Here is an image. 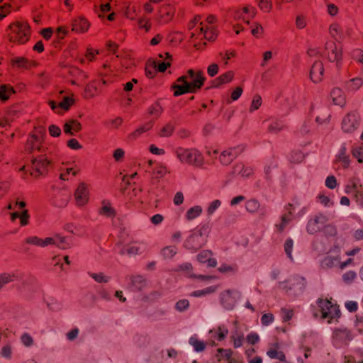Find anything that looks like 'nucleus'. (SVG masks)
Segmentation results:
<instances>
[{
    "mask_svg": "<svg viewBox=\"0 0 363 363\" xmlns=\"http://www.w3.org/2000/svg\"><path fill=\"white\" fill-rule=\"evenodd\" d=\"M350 165V159L348 155L346 154V147H342L337 157L334 162V166L336 169L340 168L347 169Z\"/></svg>",
    "mask_w": 363,
    "mask_h": 363,
    "instance_id": "14",
    "label": "nucleus"
},
{
    "mask_svg": "<svg viewBox=\"0 0 363 363\" xmlns=\"http://www.w3.org/2000/svg\"><path fill=\"white\" fill-rule=\"evenodd\" d=\"M18 279V276L16 273L4 272L0 274V290H1L6 284L14 281Z\"/></svg>",
    "mask_w": 363,
    "mask_h": 363,
    "instance_id": "29",
    "label": "nucleus"
},
{
    "mask_svg": "<svg viewBox=\"0 0 363 363\" xmlns=\"http://www.w3.org/2000/svg\"><path fill=\"white\" fill-rule=\"evenodd\" d=\"M74 103L75 100L73 96H64L62 101L58 103V108L65 111H67Z\"/></svg>",
    "mask_w": 363,
    "mask_h": 363,
    "instance_id": "32",
    "label": "nucleus"
},
{
    "mask_svg": "<svg viewBox=\"0 0 363 363\" xmlns=\"http://www.w3.org/2000/svg\"><path fill=\"white\" fill-rule=\"evenodd\" d=\"M78 172V169H75L72 167L67 168L65 172L60 173V178L64 181L69 180V174H72L73 177H74L77 174Z\"/></svg>",
    "mask_w": 363,
    "mask_h": 363,
    "instance_id": "47",
    "label": "nucleus"
},
{
    "mask_svg": "<svg viewBox=\"0 0 363 363\" xmlns=\"http://www.w3.org/2000/svg\"><path fill=\"white\" fill-rule=\"evenodd\" d=\"M152 125H153L152 122H149V123L145 124L144 125H143V126L138 128V129H136L131 134V136L133 137V138H137L139 135H140L142 133L149 130L152 127Z\"/></svg>",
    "mask_w": 363,
    "mask_h": 363,
    "instance_id": "45",
    "label": "nucleus"
},
{
    "mask_svg": "<svg viewBox=\"0 0 363 363\" xmlns=\"http://www.w3.org/2000/svg\"><path fill=\"white\" fill-rule=\"evenodd\" d=\"M188 77L192 79L190 82L189 86L193 93L197 92L203 86L206 77L203 76V72L199 70L195 72L193 69H190L187 71Z\"/></svg>",
    "mask_w": 363,
    "mask_h": 363,
    "instance_id": "8",
    "label": "nucleus"
},
{
    "mask_svg": "<svg viewBox=\"0 0 363 363\" xmlns=\"http://www.w3.org/2000/svg\"><path fill=\"white\" fill-rule=\"evenodd\" d=\"M161 253L164 259H171L177 254V247L175 246H167L164 247Z\"/></svg>",
    "mask_w": 363,
    "mask_h": 363,
    "instance_id": "42",
    "label": "nucleus"
},
{
    "mask_svg": "<svg viewBox=\"0 0 363 363\" xmlns=\"http://www.w3.org/2000/svg\"><path fill=\"white\" fill-rule=\"evenodd\" d=\"M317 306L318 311H313V315L315 318L320 317L322 319H327L328 323H330L333 320H337L340 317L341 313L339 306L327 298H318Z\"/></svg>",
    "mask_w": 363,
    "mask_h": 363,
    "instance_id": "2",
    "label": "nucleus"
},
{
    "mask_svg": "<svg viewBox=\"0 0 363 363\" xmlns=\"http://www.w3.org/2000/svg\"><path fill=\"white\" fill-rule=\"evenodd\" d=\"M303 155L301 152H293L291 154L290 160L293 163H299L303 160Z\"/></svg>",
    "mask_w": 363,
    "mask_h": 363,
    "instance_id": "60",
    "label": "nucleus"
},
{
    "mask_svg": "<svg viewBox=\"0 0 363 363\" xmlns=\"http://www.w3.org/2000/svg\"><path fill=\"white\" fill-rule=\"evenodd\" d=\"M67 73L72 77L70 79L72 84H76L78 81L84 80L86 78L85 73L75 66L67 67Z\"/></svg>",
    "mask_w": 363,
    "mask_h": 363,
    "instance_id": "18",
    "label": "nucleus"
},
{
    "mask_svg": "<svg viewBox=\"0 0 363 363\" xmlns=\"http://www.w3.org/2000/svg\"><path fill=\"white\" fill-rule=\"evenodd\" d=\"M177 157L184 164L200 167L203 164L202 155L196 149L178 147L174 151Z\"/></svg>",
    "mask_w": 363,
    "mask_h": 363,
    "instance_id": "5",
    "label": "nucleus"
},
{
    "mask_svg": "<svg viewBox=\"0 0 363 363\" xmlns=\"http://www.w3.org/2000/svg\"><path fill=\"white\" fill-rule=\"evenodd\" d=\"M327 56L330 62H341L342 58V52L340 48H338L333 42H328L325 45Z\"/></svg>",
    "mask_w": 363,
    "mask_h": 363,
    "instance_id": "11",
    "label": "nucleus"
},
{
    "mask_svg": "<svg viewBox=\"0 0 363 363\" xmlns=\"http://www.w3.org/2000/svg\"><path fill=\"white\" fill-rule=\"evenodd\" d=\"M6 31L9 41L18 45L26 43L31 35V28L26 21L11 23Z\"/></svg>",
    "mask_w": 363,
    "mask_h": 363,
    "instance_id": "1",
    "label": "nucleus"
},
{
    "mask_svg": "<svg viewBox=\"0 0 363 363\" xmlns=\"http://www.w3.org/2000/svg\"><path fill=\"white\" fill-rule=\"evenodd\" d=\"M123 123V119L120 116H116L112 119H109L105 122V125L110 129L118 128Z\"/></svg>",
    "mask_w": 363,
    "mask_h": 363,
    "instance_id": "41",
    "label": "nucleus"
},
{
    "mask_svg": "<svg viewBox=\"0 0 363 363\" xmlns=\"http://www.w3.org/2000/svg\"><path fill=\"white\" fill-rule=\"evenodd\" d=\"M325 221V218L324 216H315L313 219H311L308 222L307 231L311 234L317 233L320 228V224L323 223Z\"/></svg>",
    "mask_w": 363,
    "mask_h": 363,
    "instance_id": "19",
    "label": "nucleus"
},
{
    "mask_svg": "<svg viewBox=\"0 0 363 363\" xmlns=\"http://www.w3.org/2000/svg\"><path fill=\"white\" fill-rule=\"evenodd\" d=\"M282 314V319L284 322H288L293 318L294 315V310L287 309V308H281V310Z\"/></svg>",
    "mask_w": 363,
    "mask_h": 363,
    "instance_id": "52",
    "label": "nucleus"
},
{
    "mask_svg": "<svg viewBox=\"0 0 363 363\" xmlns=\"http://www.w3.org/2000/svg\"><path fill=\"white\" fill-rule=\"evenodd\" d=\"M82 129L81 123L75 120H71L64 125V131L65 133L73 135L78 133Z\"/></svg>",
    "mask_w": 363,
    "mask_h": 363,
    "instance_id": "27",
    "label": "nucleus"
},
{
    "mask_svg": "<svg viewBox=\"0 0 363 363\" xmlns=\"http://www.w3.org/2000/svg\"><path fill=\"white\" fill-rule=\"evenodd\" d=\"M72 30L78 33H84L86 32L89 27L90 23L84 17H79L72 21Z\"/></svg>",
    "mask_w": 363,
    "mask_h": 363,
    "instance_id": "16",
    "label": "nucleus"
},
{
    "mask_svg": "<svg viewBox=\"0 0 363 363\" xmlns=\"http://www.w3.org/2000/svg\"><path fill=\"white\" fill-rule=\"evenodd\" d=\"M258 7L264 12L269 13L272 10L273 4L272 0H256Z\"/></svg>",
    "mask_w": 363,
    "mask_h": 363,
    "instance_id": "37",
    "label": "nucleus"
},
{
    "mask_svg": "<svg viewBox=\"0 0 363 363\" xmlns=\"http://www.w3.org/2000/svg\"><path fill=\"white\" fill-rule=\"evenodd\" d=\"M255 9H252V11L250 12V8L248 6H244L241 9V13H245V14H248L249 16L247 17V18H243V21L247 23V24H249L250 23V20L251 18H253L255 16V13L254 11ZM240 13V11H236V16H238V13Z\"/></svg>",
    "mask_w": 363,
    "mask_h": 363,
    "instance_id": "44",
    "label": "nucleus"
},
{
    "mask_svg": "<svg viewBox=\"0 0 363 363\" xmlns=\"http://www.w3.org/2000/svg\"><path fill=\"white\" fill-rule=\"evenodd\" d=\"M262 104V98L259 95H255L252 99L250 111H254L259 108Z\"/></svg>",
    "mask_w": 363,
    "mask_h": 363,
    "instance_id": "55",
    "label": "nucleus"
},
{
    "mask_svg": "<svg viewBox=\"0 0 363 363\" xmlns=\"http://www.w3.org/2000/svg\"><path fill=\"white\" fill-rule=\"evenodd\" d=\"M210 333H215L216 335L213 336L216 337L218 340L221 341L228 334V330L224 326H219L216 330H211Z\"/></svg>",
    "mask_w": 363,
    "mask_h": 363,
    "instance_id": "39",
    "label": "nucleus"
},
{
    "mask_svg": "<svg viewBox=\"0 0 363 363\" xmlns=\"http://www.w3.org/2000/svg\"><path fill=\"white\" fill-rule=\"evenodd\" d=\"M11 64L13 67L16 66L18 68H28V60L24 57H17L11 60Z\"/></svg>",
    "mask_w": 363,
    "mask_h": 363,
    "instance_id": "35",
    "label": "nucleus"
},
{
    "mask_svg": "<svg viewBox=\"0 0 363 363\" xmlns=\"http://www.w3.org/2000/svg\"><path fill=\"white\" fill-rule=\"evenodd\" d=\"M209 233L208 226H202L199 230L194 232L186 240V248L196 251L201 248L207 241Z\"/></svg>",
    "mask_w": 363,
    "mask_h": 363,
    "instance_id": "6",
    "label": "nucleus"
},
{
    "mask_svg": "<svg viewBox=\"0 0 363 363\" xmlns=\"http://www.w3.org/2000/svg\"><path fill=\"white\" fill-rule=\"evenodd\" d=\"M267 354L270 359H275L278 361L286 357L285 353L280 349L278 343L272 345L268 349Z\"/></svg>",
    "mask_w": 363,
    "mask_h": 363,
    "instance_id": "22",
    "label": "nucleus"
},
{
    "mask_svg": "<svg viewBox=\"0 0 363 363\" xmlns=\"http://www.w3.org/2000/svg\"><path fill=\"white\" fill-rule=\"evenodd\" d=\"M99 214L108 218H113L116 216V211L108 201H103L101 207L99 211Z\"/></svg>",
    "mask_w": 363,
    "mask_h": 363,
    "instance_id": "28",
    "label": "nucleus"
},
{
    "mask_svg": "<svg viewBox=\"0 0 363 363\" xmlns=\"http://www.w3.org/2000/svg\"><path fill=\"white\" fill-rule=\"evenodd\" d=\"M356 273L353 271H349L345 273L342 276L344 281L347 284H350L354 281L356 278Z\"/></svg>",
    "mask_w": 363,
    "mask_h": 363,
    "instance_id": "63",
    "label": "nucleus"
},
{
    "mask_svg": "<svg viewBox=\"0 0 363 363\" xmlns=\"http://www.w3.org/2000/svg\"><path fill=\"white\" fill-rule=\"evenodd\" d=\"M244 150V147L238 145L234 147H230L223 151L220 156L219 160L224 165L230 164Z\"/></svg>",
    "mask_w": 363,
    "mask_h": 363,
    "instance_id": "7",
    "label": "nucleus"
},
{
    "mask_svg": "<svg viewBox=\"0 0 363 363\" xmlns=\"http://www.w3.org/2000/svg\"><path fill=\"white\" fill-rule=\"evenodd\" d=\"M175 9L170 4L160 6L158 11V21L161 23H167L172 21L174 16Z\"/></svg>",
    "mask_w": 363,
    "mask_h": 363,
    "instance_id": "12",
    "label": "nucleus"
},
{
    "mask_svg": "<svg viewBox=\"0 0 363 363\" xmlns=\"http://www.w3.org/2000/svg\"><path fill=\"white\" fill-rule=\"evenodd\" d=\"M359 125V121L356 115H346L342 122V128L346 133H351L356 130Z\"/></svg>",
    "mask_w": 363,
    "mask_h": 363,
    "instance_id": "15",
    "label": "nucleus"
},
{
    "mask_svg": "<svg viewBox=\"0 0 363 363\" xmlns=\"http://www.w3.org/2000/svg\"><path fill=\"white\" fill-rule=\"evenodd\" d=\"M238 269L236 264H221L218 270L221 273H235Z\"/></svg>",
    "mask_w": 363,
    "mask_h": 363,
    "instance_id": "46",
    "label": "nucleus"
},
{
    "mask_svg": "<svg viewBox=\"0 0 363 363\" xmlns=\"http://www.w3.org/2000/svg\"><path fill=\"white\" fill-rule=\"evenodd\" d=\"M352 153L354 157L357 159L358 162H363V148L361 147L352 148Z\"/></svg>",
    "mask_w": 363,
    "mask_h": 363,
    "instance_id": "53",
    "label": "nucleus"
},
{
    "mask_svg": "<svg viewBox=\"0 0 363 363\" xmlns=\"http://www.w3.org/2000/svg\"><path fill=\"white\" fill-rule=\"evenodd\" d=\"M294 247L293 240L291 238H288L284 243V251L287 255V257L292 259V250Z\"/></svg>",
    "mask_w": 363,
    "mask_h": 363,
    "instance_id": "49",
    "label": "nucleus"
},
{
    "mask_svg": "<svg viewBox=\"0 0 363 363\" xmlns=\"http://www.w3.org/2000/svg\"><path fill=\"white\" fill-rule=\"evenodd\" d=\"M233 77L234 72L233 71H228L215 79L212 82V86L218 87L223 84L228 83L233 80Z\"/></svg>",
    "mask_w": 363,
    "mask_h": 363,
    "instance_id": "26",
    "label": "nucleus"
},
{
    "mask_svg": "<svg viewBox=\"0 0 363 363\" xmlns=\"http://www.w3.org/2000/svg\"><path fill=\"white\" fill-rule=\"evenodd\" d=\"M324 73V67L323 63L320 61H315L311 69L310 72V77L311 79L315 82L318 83L323 79Z\"/></svg>",
    "mask_w": 363,
    "mask_h": 363,
    "instance_id": "13",
    "label": "nucleus"
},
{
    "mask_svg": "<svg viewBox=\"0 0 363 363\" xmlns=\"http://www.w3.org/2000/svg\"><path fill=\"white\" fill-rule=\"evenodd\" d=\"M189 344L193 346L196 352H203L206 346V344L203 341L199 340L196 336L190 337Z\"/></svg>",
    "mask_w": 363,
    "mask_h": 363,
    "instance_id": "33",
    "label": "nucleus"
},
{
    "mask_svg": "<svg viewBox=\"0 0 363 363\" xmlns=\"http://www.w3.org/2000/svg\"><path fill=\"white\" fill-rule=\"evenodd\" d=\"M125 152L122 148H117L113 151V157L116 162H121L123 160Z\"/></svg>",
    "mask_w": 363,
    "mask_h": 363,
    "instance_id": "62",
    "label": "nucleus"
},
{
    "mask_svg": "<svg viewBox=\"0 0 363 363\" xmlns=\"http://www.w3.org/2000/svg\"><path fill=\"white\" fill-rule=\"evenodd\" d=\"M13 122L14 118L13 115H1L0 116V126L2 128L10 127Z\"/></svg>",
    "mask_w": 363,
    "mask_h": 363,
    "instance_id": "43",
    "label": "nucleus"
},
{
    "mask_svg": "<svg viewBox=\"0 0 363 363\" xmlns=\"http://www.w3.org/2000/svg\"><path fill=\"white\" fill-rule=\"evenodd\" d=\"M172 90L174 91V96H178L187 93H193L189 84H183L174 82L171 86Z\"/></svg>",
    "mask_w": 363,
    "mask_h": 363,
    "instance_id": "25",
    "label": "nucleus"
},
{
    "mask_svg": "<svg viewBox=\"0 0 363 363\" xmlns=\"http://www.w3.org/2000/svg\"><path fill=\"white\" fill-rule=\"evenodd\" d=\"M260 208V203L257 199H250L245 203V208L250 213L258 212Z\"/></svg>",
    "mask_w": 363,
    "mask_h": 363,
    "instance_id": "34",
    "label": "nucleus"
},
{
    "mask_svg": "<svg viewBox=\"0 0 363 363\" xmlns=\"http://www.w3.org/2000/svg\"><path fill=\"white\" fill-rule=\"evenodd\" d=\"M29 218L28 211L26 209L23 210L21 212L16 211L10 213L11 220L14 222L17 218H19L20 225L21 226H25L28 224Z\"/></svg>",
    "mask_w": 363,
    "mask_h": 363,
    "instance_id": "21",
    "label": "nucleus"
},
{
    "mask_svg": "<svg viewBox=\"0 0 363 363\" xmlns=\"http://www.w3.org/2000/svg\"><path fill=\"white\" fill-rule=\"evenodd\" d=\"M44 133L45 129L43 127L35 128L34 131L28 135L26 143L25 149L27 152L30 153L35 151L40 153L50 152L48 148L43 145Z\"/></svg>",
    "mask_w": 363,
    "mask_h": 363,
    "instance_id": "4",
    "label": "nucleus"
},
{
    "mask_svg": "<svg viewBox=\"0 0 363 363\" xmlns=\"http://www.w3.org/2000/svg\"><path fill=\"white\" fill-rule=\"evenodd\" d=\"M221 302L226 308L230 309L233 308L234 300L230 290L225 291L221 294Z\"/></svg>",
    "mask_w": 363,
    "mask_h": 363,
    "instance_id": "31",
    "label": "nucleus"
},
{
    "mask_svg": "<svg viewBox=\"0 0 363 363\" xmlns=\"http://www.w3.org/2000/svg\"><path fill=\"white\" fill-rule=\"evenodd\" d=\"M333 337L337 341L344 344H348V342L352 340L353 336L350 330L346 328H340L335 330L333 332Z\"/></svg>",
    "mask_w": 363,
    "mask_h": 363,
    "instance_id": "17",
    "label": "nucleus"
},
{
    "mask_svg": "<svg viewBox=\"0 0 363 363\" xmlns=\"http://www.w3.org/2000/svg\"><path fill=\"white\" fill-rule=\"evenodd\" d=\"M145 75L149 79H152L155 77L157 71L156 69V61L150 63H147L145 69Z\"/></svg>",
    "mask_w": 363,
    "mask_h": 363,
    "instance_id": "36",
    "label": "nucleus"
},
{
    "mask_svg": "<svg viewBox=\"0 0 363 363\" xmlns=\"http://www.w3.org/2000/svg\"><path fill=\"white\" fill-rule=\"evenodd\" d=\"M55 246L57 247L65 250L70 247V244L67 242L65 237L61 236L60 234H55Z\"/></svg>",
    "mask_w": 363,
    "mask_h": 363,
    "instance_id": "38",
    "label": "nucleus"
},
{
    "mask_svg": "<svg viewBox=\"0 0 363 363\" xmlns=\"http://www.w3.org/2000/svg\"><path fill=\"white\" fill-rule=\"evenodd\" d=\"M171 66L170 61H164V62H156V69L157 72H164L168 67Z\"/></svg>",
    "mask_w": 363,
    "mask_h": 363,
    "instance_id": "61",
    "label": "nucleus"
},
{
    "mask_svg": "<svg viewBox=\"0 0 363 363\" xmlns=\"http://www.w3.org/2000/svg\"><path fill=\"white\" fill-rule=\"evenodd\" d=\"M201 35H203L204 38L208 40H214L217 36V32L212 25L203 26V23L200 22L199 28L191 33V37Z\"/></svg>",
    "mask_w": 363,
    "mask_h": 363,
    "instance_id": "10",
    "label": "nucleus"
},
{
    "mask_svg": "<svg viewBox=\"0 0 363 363\" xmlns=\"http://www.w3.org/2000/svg\"><path fill=\"white\" fill-rule=\"evenodd\" d=\"M146 247L143 241H133L127 245L126 252L129 255H138Z\"/></svg>",
    "mask_w": 363,
    "mask_h": 363,
    "instance_id": "24",
    "label": "nucleus"
},
{
    "mask_svg": "<svg viewBox=\"0 0 363 363\" xmlns=\"http://www.w3.org/2000/svg\"><path fill=\"white\" fill-rule=\"evenodd\" d=\"M52 151L36 156L32 160L30 174L35 178L46 174L52 167Z\"/></svg>",
    "mask_w": 363,
    "mask_h": 363,
    "instance_id": "3",
    "label": "nucleus"
},
{
    "mask_svg": "<svg viewBox=\"0 0 363 363\" xmlns=\"http://www.w3.org/2000/svg\"><path fill=\"white\" fill-rule=\"evenodd\" d=\"M140 28H144L146 32L149 31L151 28L150 20L147 18H140L138 21Z\"/></svg>",
    "mask_w": 363,
    "mask_h": 363,
    "instance_id": "54",
    "label": "nucleus"
},
{
    "mask_svg": "<svg viewBox=\"0 0 363 363\" xmlns=\"http://www.w3.org/2000/svg\"><path fill=\"white\" fill-rule=\"evenodd\" d=\"M211 255V251L203 250L197 255V259L201 263H206Z\"/></svg>",
    "mask_w": 363,
    "mask_h": 363,
    "instance_id": "51",
    "label": "nucleus"
},
{
    "mask_svg": "<svg viewBox=\"0 0 363 363\" xmlns=\"http://www.w3.org/2000/svg\"><path fill=\"white\" fill-rule=\"evenodd\" d=\"M217 363H235V359L232 357L230 350L218 349L216 354Z\"/></svg>",
    "mask_w": 363,
    "mask_h": 363,
    "instance_id": "23",
    "label": "nucleus"
},
{
    "mask_svg": "<svg viewBox=\"0 0 363 363\" xmlns=\"http://www.w3.org/2000/svg\"><path fill=\"white\" fill-rule=\"evenodd\" d=\"M27 244L43 247V239L40 238L37 236L28 237L26 239Z\"/></svg>",
    "mask_w": 363,
    "mask_h": 363,
    "instance_id": "50",
    "label": "nucleus"
},
{
    "mask_svg": "<svg viewBox=\"0 0 363 363\" xmlns=\"http://www.w3.org/2000/svg\"><path fill=\"white\" fill-rule=\"evenodd\" d=\"M14 93V89L10 85L3 84L0 86V99L1 101H7Z\"/></svg>",
    "mask_w": 363,
    "mask_h": 363,
    "instance_id": "30",
    "label": "nucleus"
},
{
    "mask_svg": "<svg viewBox=\"0 0 363 363\" xmlns=\"http://www.w3.org/2000/svg\"><path fill=\"white\" fill-rule=\"evenodd\" d=\"M274 317L272 313H265L261 318V323L263 325H269L274 321Z\"/></svg>",
    "mask_w": 363,
    "mask_h": 363,
    "instance_id": "59",
    "label": "nucleus"
},
{
    "mask_svg": "<svg viewBox=\"0 0 363 363\" xmlns=\"http://www.w3.org/2000/svg\"><path fill=\"white\" fill-rule=\"evenodd\" d=\"M189 306V301L186 299H182L176 303L175 308L179 311H184L188 308Z\"/></svg>",
    "mask_w": 363,
    "mask_h": 363,
    "instance_id": "58",
    "label": "nucleus"
},
{
    "mask_svg": "<svg viewBox=\"0 0 363 363\" xmlns=\"http://www.w3.org/2000/svg\"><path fill=\"white\" fill-rule=\"evenodd\" d=\"M174 130V125L172 123H168L165 125L160 132L161 137H168L172 135Z\"/></svg>",
    "mask_w": 363,
    "mask_h": 363,
    "instance_id": "48",
    "label": "nucleus"
},
{
    "mask_svg": "<svg viewBox=\"0 0 363 363\" xmlns=\"http://www.w3.org/2000/svg\"><path fill=\"white\" fill-rule=\"evenodd\" d=\"M21 340L26 347H30L33 344V339L28 333H23L21 337Z\"/></svg>",
    "mask_w": 363,
    "mask_h": 363,
    "instance_id": "57",
    "label": "nucleus"
},
{
    "mask_svg": "<svg viewBox=\"0 0 363 363\" xmlns=\"http://www.w3.org/2000/svg\"><path fill=\"white\" fill-rule=\"evenodd\" d=\"M334 105L343 107L346 104L345 96L343 91L337 87L333 89L330 93Z\"/></svg>",
    "mask_w": 363,
    "mask_h": 363,
    "instance_id": "20",
    "label": "nucleus"
},
{
    "mask_svg": "<svg viewBox=\"0 0 363 363\" xmlns=\"http://www.w3.org/2000/svg\"><path fill=\"white\" fill-rule=\"evenodd\" d=\"M167 173V169L164 166L157 167L153 171L154 175H155V177L157 178L163 177Z\"/></svg>",
    "mask_w": 363,
    "mask_h": 363,
    "instance_id": "64",
    "label": "nucleus"
},
{
    "mask_svg": "<svg viewBox=\"0 0 363 363\" xmlns=\"http://www.w3.org/2000/svg\"><path fill=\"white\" fill-rule=\"evenodd\" d=\"M202 212V208L199 206H194L189 208L186 214L187 220H193L197 218Z\"/></svg>",
    "mask_w": 363,
    "mask_h": 363,
    "instance_id": "40",
    "label": "nucleus"
},
{
    "mask_svg": "<svg viewBox=\"0 0 363 363\" xmlns=\"http://www.w3.org/2000/svg\"><path fill=\"white\" fill-rule=\"evenodd\" d=\"M90 276L98 283H106L108 281V277H106L103 273H91Z\"/></svg>",
    "mask_w": 363,
    "mask_h": 363,
    "instance_id": "56",
    "label": "nucleus"
},
{
    "mask_svg": "<svg viewBox=\"0 0 363 363\" xmlns=\"http://www.w3.org/2000/svg\"><path fill=\"white\" fill-rule=\"evenodd\" d=\"M74 197L76 204L78 206H83L89 201V189L86 184L82 182L79 184L74 191Z\"/></svg>",
    "mask_w": 363,
    "mask_h": 363,
    "instance_id": "9",
    "label": "nucleus"
}]
</instances>
